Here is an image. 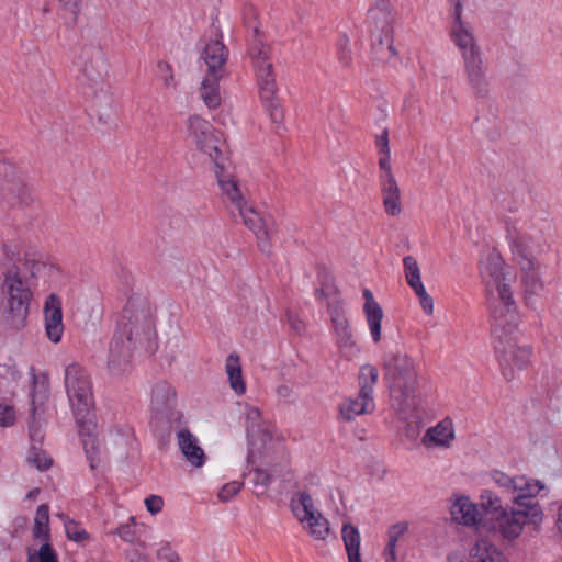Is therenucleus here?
Here are the masks:
<instances>
[{
    "label": "nucleus",
    "instance_id": "1",
    "mask_svg": "<svg viewBox=\"0 0 562 562\" xmlns=\"http://www.w3.org/2000/svg\"><path fill=\"white\" fill-rule=\"evenodd\" d=\"M383 368L392 407L408 417L417 408L414 360L405 353L390 352L384 357Z\"/></svg>",
    "mask_w": 562,
    "mask_h": 562
},
{
    "label": "nucleus",
    "instance_id": "2",
    "mask_svg": "<svg viewBox=\"0 0 562 562\" xmlns=\"http://www.w3.org/2000/svg\"><path fill=\"white\" fill-rule=\"evenodd\" d=\"M244 20L246 27L251 32L248 52L254 61L260 98L261 100H271L277 93L273 66L269 56V47L262 42L259 26L256 22V11L252 7L245 9Z\"/></svg>",
    "mask_w": 562,
    "mask_h": 562
},
{
    "label": "nucleus",
    "instance_id": "3",
    "mask_svg": "<svg viewBox=\"0 0 562 562\" xmlns=\"http://www.w3.org/2000/svg\"><path fill=\"white\" fill-rule=\"evenodd\" d=\"M117 325L139 346H150L157 337L154 312L140 296H131L120 315Z\"/></svg>",
    "mask_w": 562,
    "mask_h": 562
},
{
    "label": "nucleus",
    "instance_id": "4",
    "mask_svg": "<svg viewBox=\"0 0 562 562\" xmlns=\"http://www.w3.org/2000/svg\"><path fill=\"white\" fill-rule=\"evenodd\" d=\"M3 292L8 295L7 319L11 326L20 328L24 325L32 299L31 278L23 276L20 268L4 270Z\"/></svg>",
    "mask_w": 562,
    "mask_h": 562
},
{
    "label": "nucleus",
    "instance_id": "5",
    "mask_svg": "<svg viewBox=\"0 0 562 562\" xmlns=\"http://www.w3.org/2000/svg\"><path fill=\"white\" fill-rule=\"evenodd\" d=\"M65 387L76 420L93 416L94 397L87 371L78 363L65 369Z\"/></svg>",
    "mask_w": 562,
    "mask_h": 562
},
{
    "label": "nucleus",
    "instance_id": "6",
    "mask_svg": "<svg viewBox=\"0 0 562 562\" xmlns=\"http://www.w3.org/2000/svg\"><path fill=\"white\" fill-rule=\"evenodd\" d=\"M187 136L198 150L210 157L215 167H221L223 140L209 121L196 114L191 115L187 121Z\"/></svg>",
    "mask_w": 562,
    "mask_h": 562
},
{
    "label": "nucleus",
    "instance_id": "7",
    "mask_svg": "<svg viewBox=\"0 0 562 562\" xmlns=\"http://www.w3.org/2000/svg\"><path fill=\"white\" fill-rule=\"evenodd\" d=\"M542 519L540 506H515L499 512L491 521V529L499 533L506 540L518 538L528 524H538Z\"/></svg>",
    "mask_w": 562,
    "mask_h": 562
},
{
    "label": "nucleus",
    "instance_id": "8",
    "mask_svg": "<svg viewBox=\"0 0 562 562\" xmlns=\"http://www.w3.org/2000/svg\"><path fill=\"white\" fill-rule=\"evenodd\" d=\"M491 310L492 335L495 344L513 339L518 326V314L513 294H502V299L487 297Z\"/></svg>",
    "mask_w": 562,
    "mask_h": 562
},
{
    "label": "nucleus",
    "instance_id": "9",
    "mask_svg": "<svg viewBox=\"0 0 562 562\" xmlns=\"http://www.w3.org/2000/svg\"><path fill=\"white\" fill-rule=\"evenodd\" d=\"M495 352L506 381L514 380L519 371L527 368L532 353L529 346L518 345L516 338L496 342Z\"/></svg>",
    "mask_w": 562,
    "mask_h": 562
},
{
    "label": "nucleus",
    "instance_id": "10",
    "mask_svg": "<svg viewBox=\"0 0 562 562\" xmlns=\"http://www.w3.org/2000/svg\"><path fill=\"white\" fill-rule=\"evenodd\" d=\"M480 274L485 284L487 297L502 299L512 293L509 278L504 272V261L496 250H488L480 261Z\"/></svg>",
    "mask_w": 562,
    "mask_h": 562
},
{
    "label": "nucleus",
    "instance_id": "11",
    "mask_svg": "<svg viewBox=\"0 0 562 562\" xmlns=\"http://www.w3.org/2000/svg\"><path fill=\"white\" fill-rule=\"evenodd\" d=\"M0 195L12 206L29 205L32 201L22 171L7 161H0Z\"/></svg>",
    "mask_w": 562,
    "mask_h": 562
},
{
    "label": "nucleus",
    "instance_id": "12",
    "mask_svg": "<svg viewBox=\"0 0 562 562\" xmlns=\"http://www.w3.org/2000/svg\"><path fill=\"white\" fill-rule=\"evenodd\" d=\"M77 66L80 71V79L88 85L102 86L103 76L106 71L104 54L98 45H85L77 56Z\"/></svg>",
    "mask_w": 562,
    "mask_h": 562
},
{
    "label": "nucleus",
    "instance_id": "13",
    "mask_svg": "<svg viewBox=\"0 0 562 562\" xmlns=\"http://www.w3.org/2000/svg\"><path fill=\"white\" fill-rule=\"evenodd\" d=\"M467 86L474 99L486 100L492 93L488 68L483 56L462 61Z\"/></svg>",
    "mask_w": 562,
    "mask_h": 562
},
{
    "label": "nucleus",
    "instance_id": "14",
    "mask_svg": "<svg viewBox=\"0 0 562 562\" xmlns=\"http://www.w3.org/2000/svg\"><path fill=\"white\" fill-rule=\"evenodd\" d=\"M237 211L244 224L256 235L260 250L269 254L271 248L269 240L276 229L274 218L270 215H261L247 203Z\"/></svg>",
    "mask_w": 562,
    "mask_h": 562
},
{
    "label": "nucleus",
    "instance_id": "15",
    "mask_svg": "<svg viewBox=\"0 0 562 562\" xmlns=\"http://www.w3.org/2000/svg\"><path fill=\"white\" fill-rule=\"evenodd\" d=\"M449 37L459 49L462 61L482 56L473 26L464 19L451 20Z\"/></svg>",
    "mask_w": 562,
    "mask_h": 562
},
{
    "label": "nucleus",
    "instance_id": "16",
    "mask_svg": "<svg viewBox=\"0 0 562 562\" xmlns=\"http://www.w3.org/2000/svg\"><path fill=\"white\" fill-rule=\"evenodd\" d=\"M139 346L127 333L117 325L114 336L110 342L108 367L113 374L124 372L130 363L132 352Z\"/></svg>",
    "mask_w": 562,
    "mask_h": 562
},
{
    "label": "nucleus",
    "instance_id": "17",
    "mask_svg": "<svg viewBox=\"0 0 562 562\" xmlns=\"http://www.w3.org/2000/svg\"><path fill=\"white\" fill-rule=\"evenodd\" d=\"M379 183L383 199V205L389 215L401 213V191L394 177L392 166L380 167Z\"/></svg>",
    "mask_w": 562,
    "mask_h": 562
},
{
    "label": "nucleus",
    "instance_id": "18",
    "mask_svg": "<svg viewBox=\"0 0 562 562\" xmlns=\"http://www.w3.org/2000/svg\"><path fill=\"white\" fill-rule=\"evenodd\" d=\"M246 430L249 446H266L272 440V432L262 419L260 411L255 406L246 407Z\"/></svg>",
    "mask_w": 562,
    "mask_h": 562
},
{
    "label": "nucleus",
    "instance_id": "19",
    "mask_svg": "<svg viewBox=\"0 0 562 562\" xmlns=\"http://www.w3.org/2000/svg\"><path fill=\"white\" fill-rule=\"evenodd\" d=\"M45 331L47 338L57 344L64 333L61 302L56 294H50L44 305Z\"/></svg>",
    "mask_w": 562,
    "mask_h": 562
},
{
    "label": "nucleus",
    "instance_id": "20",
    "mask_svg": "<svg viewBox=\"0 0 562 562\" xmlns=\"http://www.w3.org/2000/svg\"><path fill=\"white\" fill-rule=\"evenodd\" d=\"M450 514L459 525L479 528L482 524V514L468 496L456 497L450 505Z\"/></svg>",
    "mask_w": 562,
    "mask_h": 562
},
{
    "label": "nucleus",
    "instance_id": "21",
    "mask_svg": "<svg viewBox=\"0 0 562 562\" xmlns=\"http://www.w3.org/2000/svg\"><path fill=\"white\" fill-rule=\"evenodd\" d=\"M227 57L228 50L221 40L215 38L207 42L202 53V59L207 66L206 75L224 76Z\"/></svg>",
    "mask_w": 562,
    "mask_h": 562
},
{
    "label": "nucleus",
    "instance_id": "22",
    "mask_svg": "<svg viewBox=\"0 0 562 562\" xmlns=\"http://www.w3.org/2000/svg\"><path fill=\"white\" fill-rule=\"evenodd\" d=\"M79 435L81 437L83 450L86 452L87 459L90 462V468L94 470L100 463L99 457V440L97 438L95 431V423L93 420V416L85 418V420H76Z\"/></svg>",
    "mask_w": 562,
    "mask_h": 562
},
{
    "label": "nucleus",
    "instance_id": "23",
    "mask_svg": "<svg viewBox=\"0 0 562 562\" xmlns=\"http://www.w3.org/2000/svg\"><path fill=\"white\" fill-rule=\"evenodd\" d=\"M375 408L373 396H363L360 392L357 397H347L339 404L340 418L346 422L353 420L357 416L371 414Z\"/></svg>",
    "mask_w": 562,
    "mask_h": 562
},
{
    "label": "nucleus",
    "instance_id": "24",
    "mask_svg": "<svg viewBox=\"0 0 562 562\" xmlns=\"http://www.w3.org/2000/svg\"><path fill=\"white\" fill-rule=\"evenodd\" d=\"M178 446L186 460L193 467L200 468L205 462V453L199 446L198 438L188 429H181L177 434Z\"/></svg>",
    "mask_w": 562,
    "mask_h": 562
},
{
    "label": "nucleus",
    "instance_id": "25",
    "mask_svg": "<svg viewBox=\"0 0 562 562\" xmlns=\"http://www.w3.org/2000/svg\"><path fill=\"white\" fill-rule=\"evenodd\" d=\"M544 488L540 481H532L526 476H517L516 488L512 502L515 506H539L533 498Z\"/></svg>",
    "mask_w": 562,
    "mask_h": 562
},
{
    "label": "nucleus",
    "instance_id": "26",
    "mask_svg": "<svg viewBox=\"0 0 562 562\" xmlns=\"http://www.w3.org/2000/svg\"><path fill=\"white\" fill-rule=\"evenodd\" d=\"M371 31H393L394 14L390 0H375L368 11Z\"/></svg>",
    "mask_w": 562,
    "mask_h": 562
},
{
    "label": "nucleus",
    "instance_id": "27",
    "mask_svg": "<svg viewBox=\"0 0 562 562\" xmlns=\"http://www.w3.org/2000/svg\"><path fill=\"white\" fill-rule=\"evenodd\" d=\"M454 439V430L452 422L446 418L439 422L436 426L426 430L422 438V443L427 448L441 447L448 448Z\"/></svg>",
    "mask_w": 562,
    "mask_h": 562
},
{
    "label": "nucleus",
    "instance_id": "28",
    "mask_svg": "<svg viewBox=\"0 0 562 562\" xmlns=\"http://www.w3.org/2000/svg\"><path fill=\"white\" fill-rule=\"evenodd\" d=\"M363 297V312L366 321L370 330L372 340L378 344L381 340V323L383 318V310L381 305L374 300L373 293L369 289H364Z\"/></svg>",
    "mask_w": 562,
    "mask_h": 562
},
{
    "label": "nucleus",
    "instance_id": "29",
    "mask_svg": "<svg viewBox=\"0 0 562 562\" xmlns=\"http://www.w3.org/2000/svg\"><path fill=\"white\" fill-rule=\"evenodd\" d=\"M216 168L217 182L225 199L231 202L232 206L235 210L245 206V203H247V201L237 180L234 178V176L225 173L223 171L222 165L221 167Z\"/></svg>",
    "mask_w": 562,
    "mask_h": 562
},
{
    "label": "nucleus",
    "instance_id": "30",
    "mask_svg": "<svg viewBox=\"0 0 562 562\" xmlns=\"http://www.w3.org/2000/svg\"><path fill=\"white\" fill-rule=\"evenodd\" d=\"M176 404V391L167 381H160L151 390L150 406L157 414L170 411Z\"/></svg>",
    "mask_w": 562,
    "mask_h": 562
},
{
    "label": "nucleus",
    "instance_id": "31",
    "mask_svg": "<svg viewBox=\"0 0 562 562\" xmlns=\"http://www.w3.org/2000/svg\"><path fill=\"white\" fill-rule=\"evenodd\" d=\"M290 509L300 524L321 513L315 507L314 501L307 491H297L292 494Z\"/></svg>",
    "mask_w": 562,
    "mask_h": 562
},
{
    "label": "nucleus",
    "instance_id": "32",
    "mask_svg": "<svg viewBox=\"0 0 562 562\" xmlns=\"http://www.w3.org/2000/svg\"><path fill=\"white\" fill-rule=\"evenodd\" d=\"M371 36L372 52L376 59L387 61L396 56L397 52L393 45V31H371Z\"/></svg>",
    "mask_w": 562,
    "mask_h": 562
},
{
    "label": "nucleus",
    "instance_id": "33",
    "mask_svg": "<svg viewBox=\"0 0 562 562\" xmlns=\"http://www.w3.org/2000/svg\"><path fill=\"white\" fill-rule=\"evenodd\" d=\"M224 76L206 75L201 83L200 97L209 109H216L221 104L220 80Z\"/></svg>",
    "mask_w": 562,
    "mask_h": 562
},
{
    "label": "nucleus",
    "instance_id": "34",
    "mask_svg": "<svg viewBox=\"0 0 562 562\" xmlns=\"http://www.w3.org/2000/svg\"><path fill=\"white\" fill-rule=\"evenodd\" d=\"M1 271L18 269V262H20L22 254V241L19 238H11L4 240L1 244Z\"/></svg>",
    "mask_w": 562,
    "mask_h": 562
},
{
    "label": "nucleus",
    "instance_id": "35",
    "mask_svg": "<svg viewBox=\"0 0 562 562\" xmlns=\"http://www.w3.org/2000/svg\"><path fill=\"white\" fill-rule=\"evenodd\" d=\"M348 562H362L360 555L361 538L359 530L351 524H345L341 529Z\"/></svg>",
    "mask_w": 562,
    "mask_h": 562
},
{
    "label": "nucleus",
    "instance_id": "36",
    "mask_svg": "<svg viewBox=\"0 0 562 562\" xmlns=\"http://www.w3.org/2000/svg\"><path fill=\"white\" fill-rule=\"evenodd\" d=\"M225 370L228 376L229 385L234 392L241 395L246 391V384L241 374V367L239 363V357L236 355H229L226 359Z\"/></svg>",
    "mask_w": 562,
    "mask_h": 562
},
{
    "label": "nucleus",
    "instance_id": "37",
    "mask_svg": "<svg viewBox=\"0 0 562 562\" xmlns=\"http://www.w3.org/2000/svg\"><path fill=\"white\" fill-rule=\"evenodd\" d=\"M301 525L315 540H325L330 532L329 522L322 513L310 517Z\"/></svg>",
    "mask_w": 562,
    "mask_h": 562
},
{
    "label": "nucleus",
    "instance_id": "38",
    "mask_svg": "<svg viewBox=\"0 0 562 562\" xmlns=\"http://www.w3.org/2000/svg\"><path fill=\"white\" fill-rule=\"evenodd\" d=\"M379 371L372 364H364L359 371V386L360 393L366 396H373L374 387L378 383Z\"/></svg>",
    "mask_w": 562,
    "mask_h": 562
},
{
    "label": "nucleus",
    "instance_id": "39",
    "mask_svg": "<svg viewBox=\"0 0 562 562\" xmlns=\"http://www.w3.org/2000/svg\"><path fill=\"white\" fill-rule=\"evenodd\" d=\"M480 506L490 516L491 521L499 512L505 509L502 497L491 490H483L481 492Z\"/></svg>",
    "mask_w": 562,
    "mask_h": 562
},
{
    "label": "nucleus",
    "instance_id": "40",
    "mask_svg": "<svg viewBox=\"0 0 562 562\" xmlns=\"http://www.w3.org/2000/svg\"><path fill=\"white\" fill-rule=\"evenodd\" d=\"M33 536L36 539L47 540L49 536V508L46 504H42L37 507L35 518Z\"/></svg>",
    "mask_w": 562,
    "mask_h": 562
},
{
    "label": "nucleus",
    "instance_id": "41",
    "mask_svg": "<svg viewBox=\"0 0 562 562\" xmlns=\"http://www.w3.org/2000/svg\"><path fill=\"white\" fill-rule=\"evenodd\" d=\"M329 313L336 336L351 333V327L348 318L346 317L342 306L339 302L328 304Z\"/></svg>",
    "mask_w": 562,
    "mask_h": 562
},
{
    "label": "nucleus",
    "instance_id": "42",
    "mask_svg": "<svg viewBox=\"0 0 562 562\" xmlns=\"http://www.w3.org/2000/svg\"><path fill=\"white\" fill-rule=\"evenodd\" d=\"M404 274L407 284L412 290L420 288L423 284L420 277V269L417 260L413 256L403 258Z\"/></svg>",
    "mask_w": 562,
    "mask_h": 562
},
{
    "label": "nucleus",
    "instance_id": "43",
    "mask_svg": "<svg viewBox=\"0 0 562 562\" xmlns=\"http://www.w3.org/2000/svg\"><path fill=\"white\" fill-rule=\"evenodd\" d=\"M492 479L495 484L502 490V494L504 497H507L510 502L516 488L517 476L510 477L504 472L494 471L492 473Z\"/></svg>",
    "mask_w": 562,
    "mask_h": 562
},
{
    "label": "nucleus",
    "instance_id": "44",
    "mask_svg": "<svg viewBox=\"0 0 562 562\" xmlns=\"http://www.w3.org/2000/svg\"><path fill=\"white\" fill-rule=\"evenodd\" d=\"M337 346L340 353L347 359H352L359 352L352 331L337 336Z\"/></svg>",
    "mask_w": 562,
    "mask_h": 562
},
{
    "label": "nucleus",
    "instance_id": "45",
    "mask_svg": "<svg viewBox=\"0 0 562 562\" xmlns=\"http://www.w3.org/2000/svg\"><path fill=\"white\" fill-rule=\"evenodd\" d=\"M375 145L379 149V167L391 166V151L389 146V132L385 128L381 135L376 136Z\"/></svg>",
    "mask_w": 562,
    "mask_h": 562
},
{
    "label": "nucleus",
    "instance_id": "46",
    "mask_svg": "<svg viewBox=\"0 0 562 562\" xmlns=\"http://www.w3.org/2000/svg\"><path fill=\"white\" fill-rule=\"evenodd\" d=\"M531 268V261L527 259V267H522L525 270V273L522 276V284L525 286V291L535 294L539 290H541L542 284L540 283L537 273L530 269Z\"/></svg>",
    "mask_w": 562,
    "mask_h": 562
},
{
    "label": "nucleus",
    "instance_id": "47",
    "mask_svg": "<svg viewBox=\"0 0 562 562\" xmlns=\"http://www.w3.org/2000/svg\"><path fill=\"white\" fill-rule=\"evenodd\" d=\"M58 517H60L64 521V527L68 539L78 542L88 538V533L75 520L69 519L64 514H58Z\"/></svg>",
    "mask_w": 562,
    "mask_h": 562
},
{
    "label": "nucleus",
    "instance_id": "48",
    "mask_svg": "<svg viewBox=\"0 0 562 562\" xmlns=\"http://www.w3.org/2000/svg\"><path fill=\"white\" fill-rule=\"evenodd\" d=\"M406 527L401 525L393 526L389 531V542L384 549L386 562H395V547L400 535L405 531Z\"/></svg>",
    "mask_w": 562,
    "mask_h": 562
},
{
    "label": "nucleus",
    "instance_id": "49",
    "mask_svg": "<svg viewBox=\"0 0 562 562\" xmlns=\"http://www.w3.org/2000/svg\"><path fill=\"white\" fill-rule=\"evenodd\" d=\"M27 461L41 471L47 470L52 465V459L48 454L35 447L30 449Z\"/></svg>",
    "mask_w": 562,
    "mask_h": 562
},
{
    "label": "nucleus",
    "instance_id": "50",
    "mask_svg": "<svg viewBox=\"0 0 562 562\" xmlns=\"http://www.w3.org/2000/svg\"><path fill=\"white\" fill-rule=\"evenodd\" d=\"M27 562H58L57 554L49 543H44L36 554L30 555Z\"/></svg>",
    "mask_w": 562,
    "mask_h": 562
},
{
    "label": "nucleus",
    "instance_id": "51",
    "mask_svg": "<svg viewBox=\"0 0 562 562\" xmlns=\"http://www.w3.org/2000/svg\"><path fill=\"white\" fill-rule=\"evenodd\" d=\"M482 547L477 544L476 547V553L477 562H504L505 558L504 555L494 547L484 546V552L479 555V552L481 551Z\"/></svg>",
    "mask_w": 562,
    "mask_h": 562
},
{
    "label": "nucleus",
    "instance_id": "52",
    "mask_svg": "<svg viewBox=\"0 0 562 562\" xmlns=\"http://www.w3.org/2000/svg\"><path fill=\"white\" fill-rule=\"evenodd\" d=\"M243 482L239 481H233L229 483H226L223 485V487L220 490L217 497L221 502H228L231 498H233L236 494L239 493L241 490Z\"/></svg>",
    "mask_w": 562,
    "mask_h": 562
},
{
    "label": "nucleus",
    "instance_id": "53",
    "mask_svg": "<svg viewBox=\"0 0 562 562\" xmlns=\"http://www.w3.org/2000/svg\"><path fill=\"white\" fill-rule=\"evenodd\" d=\"M418 297L420 307L427 315H431L434 313V300L432 297L427 293L424 285L420 288H417L413 290Z\"/></svg>",
    "mask_w": 562,
    "mask_h": 562
},
{
    "label": "nucleus",
    "instance_id": "54",
    "mask_svg": "<svg viewBox=\"0 0 562 562\" xmlns=\"http://www.w3.org/2000/svg\"><path fill=\"white\" fill-rule=\"evenodd\" d=\"M115 532L122 540L133 542L136 537L134 517H130L128 522L119 526Z\"/></svg>",
    "mask_w": 562,
    "mask_h": 562
},
{
    "label": "nucleus",
    "instance_id": "55",
    "mask_svg": "<svg viewBox=\"0 0 562 562\" xmlns=\"http://www.w3.org/2000/svg\"><path fill=\"white\" fill-rule=\"evenodd\" d=\"M265 103L266 110L270 115V119L273 123L280 125L283 121V111L279 103L274 100V97L271 100H262Z\"/></svg>",
    "mask_w": 562,
    "mask_h": 562
},
{
    "label": "nucleus",
    "instance_id": "56",
    "mask_svg": "<svg viewBox=\"0 0 562 562\" xmlns=\"http://www.w3.org/2000/svg\"><path fill=\"white\" fill-rule=\"evenodd\" d=\"M274 481V474L268 472L267 469H256L254 483L257 486H261L265 490Z\"/></svg>",
    "mask_w": 562,
    "mask_h": 562
},
{
    "label": "nucleus",
    "instance_id": "57",
    "mask_svg": "<svg viewBox=\"0 0 562 562\" xmlns=\"http://www.w3.org/2000/svg\"><path fill=\"white\" fill-rule=\"evenodd\" d=\"M348 38L345 37L339 42L338 47V58L344 66H349L351 63V50L348 47Z\"/></svg>",
    "mask_w": 562,
    "mask_h": 562
},
{
    "label": "nucleus",
    "instance_id": "58",
    "mask_svg": "<svg viewBox=\"0 0 562 562\" xmlns=\"http://www.w3.org/2000/svg\"><path fill=\"white\" fill-rule=\"evenodd\" d=\"M160 71V78L166 87H170L173 83V72L171 66L166 61H159L157 65Z\"/></svg>",
    "mask_w": 562,
    "mask_h": 562
},
{
    "label": "nucleus",
    "instance_id": "59",
    "mask_svg": "<svg viewBox=\"0 0 562 562\" xmlns=\"http://www.w3.org/2000/svg\"><path fill=\"white\" fill-rule=\"evenodd\" d=\"M162 505H164V501L160 496L150 495L145 498L146 509L153 515L161 512Z\"/></svg>",
    "mask_w": 562,
    "mask_h": 562
},
{
    "label": "nucleus",
    "instance_id": "60",
    "mask_svg": "<svg viewBox=\"0 0 562 562\" xmlns=\"http://www.w3.org/2000/svg\"><path fill=\"white\" fill-rule=\"evenodd\" d=\"M15 419L14 409L8 405L0 404V425L10 426Z\"/></svg>",
    "mask_w": 562,
    "mask_h": 562
},
{
    "label": "nucleus",
    "instance_id": "61",
    "mask_svg": "<svg viewBox=\"0 0 562 562\" xmlns=\"http://www.w3.org/2000/svg\"><path fill=\"white\" fill-rule=\"evenodd\" d=\"M267 470H268V472L274 474V480L282 479L284 481L289 480L288 476L291 472L290 468L286 463H277Z\"/></svg>",
    "mask_w": 562,
    "mask_h": 562
},
{
    "label": "nucleus",
    "instance_id": "62",
    "mask_svg": "<svg viewBox=\"0 0 562 562\" xmlns=\"http://www.w3.org/2000/svg\"><path fill=\"white\" fill-rule=\"evenodd\" d=\"M450 20L463 19V0H448Z\"/></svg>",
    "mask_w": 562,
    "mask_h": 562
},
{
    "label": "nucleus",
    "instance_id": "63",
    "mask_svg": "<svg viewBox=\"0 0 562 562\" xmlns=\"http://www.w3.org/2000/svg\"><path fill=\"white\" fill-rule=\"evenodd\" d=\"M157 557L159 560L165 561V562H178L179 561V557L177 555V553L175 551H172V549L168 544L162 546L158 550Z\"/></svg>",
    "mask_w": 562,
    "mask_h": 562
},
{
    "label": "nucleus",
    "instance_id": "64",
    "mask_svg": "<svg viewBox=\"0 0 562 562\" xmlns=\"http://www.w3.org/2000/svg\"><path fill=\"white\" fill-rule=\"evenodd\" d=\"M509 237L517 247L527 246V234L524 228L509 231Z\"/></svg>",
    "mask_w": 562,
    "mask_h": 562
}]
</instances>
